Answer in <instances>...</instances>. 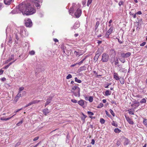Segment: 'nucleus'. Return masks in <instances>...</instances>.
I'll use <instances>...</instances> for the list:
<instances>
[{
  "mask_svg": "<svg viewBox=\"0 0 147 147\" xmlns=\"http://www.w3.org/2000/svg\"><path fill=\"white\" fill-rule=\"evenodd\" d=\"M28 3L27 2H23L20 3L16 8L13 9L11 12L13 14H15L17 13H22L23 14L25 15L24 13L26 11V8L27 7Z\"/></svg>",
  "mask_w": 147,
  "mask_h": 147,
  "instance_id": "obj_1",
  "label": "nucleus"
},
{
  "mask_svg": "<svg viewBox=\"0 0 147 147\" xmlns=\"http://www.w3.org/2000/svg\"><path fill=\"white\" fill-rule=\"evenodd\" d=\"M26 11H25L24 14L26 15H30L35 13L36 12V10L34 8L32 7L30 3H28L26 8Z\"/></svg>",
  "mask_w": 147,
  "mask_h": 147,
  "instance_id": "obj_2",
  "label": "nucleus"
},
{
  "mask_svg": "<svg viewBox=\"0 0 147 147\" xmlns=\"http://www.w3.org/2000/svg\"><path fill=\"white\" fill-rule=\"evenodd\" d=\"M19 30L20 34L23 37H26L28 36V32L24 27H20Z\"/></svg>",
  "mask_w": 147,
  "mask_h": 147,
  "instance_id": "obj_3",
  "label": "nucleus"
},
{
  "mask_svg": "<svg viewBox=\"0 0 147 147\" xmlns=\"http://www.w3.org/2000/svg\"><path fill=\"white\" fill-rule=\"evenodd\" d=\"M32 3L35 4L36 7L38 8L40 7V4H41L42 1V0H32Z\"/></svg>",
  "mask_w": 147,
  "mask_h": 147,
  "instance_id": "obj_4",
  "label": "nucleus"
},
{
  "mask_svg": "<svg viewBox=\"0 0 147 147\" xmlns=\"http://www.w3.org/2000/svg\"><path fill=\"white\" fill-rule=\"evenodd\" d=\"M109 58V56L108 54L104 53L102 55V61L104 62H107Z\"/></svg>",
  "mask_w": 147,
  "mask_h": 147,
  "instance_id": "obj_5",
  "label": "nucleus"
},
{
  "mask_svg": "<svg viewBox=\"0 0 147 147\" xmlns=\"http://www.w3.org/2000/svg\"><path fill=\"white\" fill-rule=\"evenodd\" d=\"M82 11L81 9L78 8L74 13V15L76 18H79L81 15Z\"/></svg>",
  "mask_w": 147,
  "mask_h": 147,
  "instance_id": "obj_6",
  "label": "nucleus"
},
{
  "mask_svg": "<svg viewBox=\"0 0 147 147\" xmlns=\"http://www.w3.org/2000/svg\"><path fill=\"white\" fill-rule=\"evenodd\" d=\"M25 24L27 27H31L32 26V23L31 20L30 19L25 20Z\"/></svg>",
  "mask_w": 147,
  "mask_h": 147,
  "instance_id": "obj_7",
  "label": "nucleus"
},
{
  "mask_svg": "<svg viewBox=\"0 0 147 147\" xmlns=\"http://www.w3.org/2000/svg\"><path fill=\"white\" fill-rule=\"evenodd\" d=\"M54 96V94H53L52 95H51L49 97V98L47 99V101L45 103V107H46V106L49 104L51 103L52 100V98L53 96Z\"/></svg>",
  "mask_w": 147,
  "mask_h": 147,
  "instance_id": "obj_8",
  "label": "nucleus"
},
{
  "mask_svg": "<svg viewBox=\"0 0 147 147\" xmlns=\"http://www.w3.org/2000/svg\"><path fill=\"white\" fill-rule=\"evenodd\" d=\"M21 97H22L21 93L18 92V94L16 96L14 100V102H15V103H16V102Z\"/></svg>",
  "mask_w": 147,
  "mask_h": 147,
  "instance_id": "obj_9",
  "label": "nucleus"
},
{
  "mask_svg": "<svg viewBox=\"0 0 147 147\" xmlns=\"http://www.w3.org/2000/svg\"><path fill=\"white\" fill-rule=\"evenodd\" d=\"M14 55H12L8 58V59L6 60L5 62V64L9 62L14 59Z\"/></svg>",
  "mask_w": 147,
  "mask_h": 147,
  "instance_id": "obj_10",
  "label": "nucleus"
},
{
  "mask_svg": "<svg viewBox=\"0 0 147 147\" xmlns=\"http://www.w3.org/2000/svg\"><path fill=\"white\" fill-rule=\"evenodd\" d=\"M125 117L126 120L129 124L131 125L133 124L134 122L129 117H128L126 116V115H125Z\"/></svg>",
  "mask_w": 147,
  "mask_h": 147,
  "instance_id": "obj_11",
  "label": "nucleus"
},
{
  "mask_svg": "<svg viewBox=\"0 0 147 147\" xmlns=\"http://www.w3.org/2000/svg\"><path fill=\"white\" fill-rule=\"evenodd\" d=\"M71 92L73 93L75 96L78 97H80V90L79 91H79H71Z\"/></svg>",
  "mask_w": 147,
  "mask_h": 147,
  "instance_id": "obj_12",
  "label": "nucleus"
},
{
  "mask_svg": "<svg viewBox=\"0 0 147 147\" xmlns=\"http://www.w3.org/2000/svg\"><path fill=\"white\" fill-rule=\"evenodd\" d=\"M80 90V88L77 86H74L72 88V90L73 91H79Z\"/></svg>",
  "mask_w": 147,
  "mask_h": 147,
  "instance_id": "obj_13",
  "label": "nucleus"
},
{
  "mask_svg": "<svg viewBox=\"0 0 147 147\" xmlns=\"http://www.w3.org/2000/svg\"><path fill=\"white\" fill-rule=\"evenodd\" d=\"M14 0H4V3L6 5H9Z\"/></svg>",
  "mask_w": 147,
  "mask_h": 147,
  "instance_id": "obj_14",
  "label": "nucleus"
},
{
  "mask_svg": "<svg viewBox=\"0 0 147 147\" xmlns=\"http://www.w3.org/2000/svg\"><path fill=\"white\" fill-rule=\"evenodd\" d=\"M84 101H85L83 100H81L78 101V103L80 106L83 107L84 105Z\"/></svg>",
  "mask_w": 147,
  "mask_h": 147,
  "instance_id": "obj_15",
  "label": "nucleus"
},
{
  "mask_svg": "<svg viewBox=\"0 0 147 147\" xmlns=\"http://www.w3.org/2000/svg\"><path fill=\"white\" fill-rule=\"evenodd\" d=\"M43 112L44 115H46L48 113H49L50 112V111L49 110L47 109L46 108L44 109L43 110Z\"/></svg>",
  "mask_w": 147,
  "mask_h": 147,
  "instance_id": "obj_16",
  "label": "nucleus"
},
{
  "mask_svg": "<svg viewBox=\"0 0 147 147\" xmlns=\"http://www.w3.org/2000/svg\"><path fill=\"white\" fill-rule=\"evenodd\" d=\"M103 52V49L102 48L98 49L96 52V54L100 55Z\"/></svg>",
  "mask_w": 147,
  "mask_h": 147,
  "instance_id": "obj_17",
  "label": "nucleus"
},
{
  "mask_svg": "<svg viewBox=\"0 0 147 147\" xmlns=\"http://www.w3.org/2000/svg\"><path fill=\"white\" fill-rule=\"evenodd\" d=\"M74 7H75V5H73L72 7L70 8V9L69 10V13L71 16H72V14H73V11H74Z\"/></svg>",
  "mask_w": 147,
  "mask_h": 147,
  "instance_id": "obj_18",
  "label": "nucleus"
},
{
  "mask_svg": "<svg viewBox=\"0 0 147 147\" xmlns=\"http://www.w3.org/2000/svg\"><path fill=\"white\" fill-rule=\"evenodd\" d=\"M130 141L127 138H124V145H127L129 144Z\"/></svg>",
  "mask_w": 147,
  "mask_h": 147,
  "instance_id": "obj_19",
  "label": "nucleus"
},
{
  "mask_svg": "<svg viewBox=\"0 0 147 147\" xmlns=\"http://www.w3.org/2000/svg\"><path fill=\"white\" fill-rule=\"evenodd\" d=\"M114 78L116 80H118L119 79L118 75L117 73H115L114 74Z\"/></svg>",
  "mask_w": 147,
  "mask_h": 147,
  "instance_id": "obj_20",
  "label": "nucleus"
},
{
  "mask_svg": "<svg viewBox=\"0 0 147 147\" xmlns=\"http://www.w3.org/2000/svg\"><path fill=\"white\" fill-rule=\"evenodd\" d=\"M14 116V115H13L12 116H11L9 117L6 118L5 117H1V119L2 120L7 121L11 119L12 117Z\"/></svg>",
  "mask_w": 147,
  "mask_h": 147,
  "instance_id": "obj_21",
  "label": "nucleus"
},
{
  "mask_svg": "<svg viewBox=\"0 0 147 147\" xmlns=\"http://www.w3.org/2000/svg\"><path fill=\"white\" fill-rule=\"evenodd\" d=\"M111 93V92L109 90H107L105 92V95L106 96L110 95Z\"/></svg>",
  "mask_w": 147,
  "mask_h": 147,
  "instance_id": "obj_22",
  "label": "nucleus"
},
{
  "mask_svg": "<svg viewBox=\"0 0 147 147\" xmlns=\"http://www.w3.org/2000/svg\"><path fill=\"white\" fill-rule=\"evenodd\" d=\"M114 28L113 27H111L109 30L107 31L108 32V33H109L111 34L113 32Z\"/></svg>",
  "mask_w": 147,
  "mask_h": 147,
  "instance_id": "obj_23",
  "label": "nucleus"
},
{
  "mask_svg": "<svg viewBox=\"0 0 147 147\" xmlns=\"http://www.w3.org/2000/svg\"><path fill=\"white\" fill-rule=\"evenodd\" d=\"M86 69V67L84 66H81L80 68V71L85 70Z\"/></svg>",
  "mask_w": 147,
  "mask_h": 147,
  "instance_id": "obj_24",
  "label": "nucleus"
},
{
  "mask_svg": "<svg viewBox=\"0 0 147 147\" xmlns=\"http://www.w3.org/2000/svg\"><path fill=\"white\" fill-rule=\"evenodd\" d=\"M111 124L113 125L116 127H118V125L117 123L115 121H113L111 123Z\"/></svg>",
  "mask_w": 147,
  "mask_h": 147,
  "instance_id": "obj_25",
  "label": "nucleus"
},
{
  "mask_svg": "<svg viewBox=\"0 0 147 147\" xmlns=\"http://www.w3.org/2000/svg\"><path fill=\"white\" fill-rule=\"evenodd\" d=\"M74 53L76 55V56L79 57L82 54H80V53L79 52H77L76 51H75Z\"/></svg>",
  "mask_w": 147,
  "mask_h": 147,
  "instance_id": "obj_26",
  "label": "nucleus"
},
{
  "mask_svg": "<svg viewBox=\"0 0 147 147\" xmlns=\"http://www.w3.org/2000/svg\"><path fill=\"white\" fill-rule=\"evenodd\" d=\"M99 21H97L96 23V25L95 26V30H96L97 29L99 25Z\"/></svg>",
  "mask_w": 147,
  "mask_h": 147,
  "instance_id": "obj_27",
  "label": "nucleus"
},
{
  "mask_svg": "<svg viewBox=\"0 0 147 147\" xmlns=\"http://www.w3.org/2000/svg\"><path fill=\"white\" fill-rule=\"evenodd\" d=\"M79 24L78 22H76L74 26V28H76L79 27Z\"/></svg>",
  "mask_w": 147,
  "mask_h": 147,
  "instance_id": "obj_28",
  "label": "nucleus"
},
{
  "mask_svg": "<svg viewBox=\"0 0 147 147\" xmlns=\"http://www.w3.org/2000/svg\"><path fill=\"white\" fill-rule=\"evenodd\" d=\"M40 101V100H33L31 102L32 105L33 104L38 103Z\"/></svg>",
  "mask_w": 147,
  "mask_h": 147,
  "instance_id": "obj_29",
  "label": "nucleus"
},
{
  "mask_svg": "<svg viewBox=\"0 0 147 147\" xmlns=\"http://www.w3.org/2000/svg\"><path fill=\"white\" fill-rule=\"evenodd\" d=\"M114 131L116 133H118L121 131V130L117 128L114 129Z\"/></svg>",
  "mask_w": 147,
  "mask_h": 147,
  "instance_id": "obj_30",
  "label": "nucleus"
},
{
  "mask_svg": "<svg viewBox=\"0 0 147 147\" xmlns=\"http://www.w3.org/2000/svg\"><path fill=\"white\" fill-rule=\"evenodd\" d=\"M131 55L130 52H128L125 53V58H127L129 57Z\"/></svg>",
  "mask_w": 147,
  "mask_h": 147,
  "instance_id": "obj_31",
  "label": "nucleus"
},
{
  "mask_svg": "<svg viewBox=\"0 0 147 147\" xmlns=\"http://www.w3.org/2000/svg\"><path fill=\"white\" fill-rule=\"evenodd\" d=\"M146 101L145 98L142 99L140 101V102L141 104L144 103L146 102Z\"/></svg>",
  "mask_w": 147,
  "mask_h": 147,
  "instance_id": "obj_32",
  "label": "nucleus"
},
{
  "mask_svg": "<svg viewBox=\"0 0 147 147\" xmlns=\"http://www.w3.org/2000/svg\"><path fill=\"white\" fill-rule=\"evenodd\" d=\"M75 81L78 83H81L82 82L81 80H80L78 79L76 77L75 78Z\"/></svg>",
  "mask_w": 147,
  "mask_h": 147,
  "instance_id": "obj_33",
  "label": "nucleus"
},
{
  "mask_svg": "<svg viewBox=\"0 0 147 147\" xmlns=\"http://www.w3.org/2000/svg\"><path fill=\"white\" fill-rule=\"evenodd\" d=\"M24 89V88L23 87H20L19 88V91L18 92L21 93L22 91Z\"/></svg>",
  "mask_w": 147,
  "mask_h": 147,
  "instance_id": "obj_34",
  "label": "nucleus"
},
{
  "mask_svg": "<svg viewBox=\"0 0 147 147\" xmlns=\"http://www.w3.org/2000/svg\"><path fill=\"white\" fill-rule=\"evenodd\" d=\"M129 113L130 114L134 115V111L133 110H131V109L128 110Z\"/></svg>",
  "mask_w": 147,
  "mask_h": 147,
  "instance_id": "obj_35",
  "label": "nucleus"
},
{
  "mask_svg": "<svg viewBox=\"0 0 147 147\" xmlns=\"http://www.w3.org/2000/svg\"><path fill=\"white\" fill-rule=\"evenodd\" d=\"M105 120L102 119V118H101L100 119V123L102 124H104L105 123Z\"/></svg>",
  "mask_w": 147,
  "mask_h": 147,
  "instance_id": "obj_36",
  "label": "nucleus"
},
{
  "mask_svg": "<svg viewBox=\"0 0 147 147\" xmlns=\"http://www.w3.org/2000/svg\"><path fill=\"white\" fill-rule=\"evenodd\" d=\"M119 60L123 63H124L125 62V59L124 58H121L119 59Z\"/></svg>",
  "mask_w": 147,
  "mask_h": 147,
  "instance_id": "obj_37",
  "label": "nucleus"
},
{
  "mask_svg": "<svg viewBox=\"0 0 147 147\" xmlns=\"http://www.w3.org/2000/svg\"><path fill=\"white\" fill-rule=\"evenodd\" d=\"M88 100L90 102H92L93 100V98L92 96H90L89 97Z\"/></svg>",
  "mask_w": 147,
  "mask_h": 147,
  "instance_id": "obj_38",
  "label": "nucleus"
},
{
  "mask_svg": "<svg viewBox=\"0 0 147 147\" xmlns=\"http://www.w3.org/2000/svg\"><path fill=\"white\" fill-rule=\"evenodd\" d=\"M120 82L121 84H123L124 83V80L123 78H121L120 79Z\"/></svg>",
  "mask_w": 147,
  "mask_h": 147,
  "instance_id": "obj_39",
  "label": "nucleus"
},
{
  "mask_svg": "<svg viewBox=\"0 0 147 147\" xmlns=\"http://www.w3.org/2000/svg\"><path fill=\"white\" fill-rule=\"evenodd\" d=\"M100 55H98V54H96L95 57H94V60H95L96 59V61H97V59H98V58L99 57Z\"/></svg>",
  "mask_w": 147,
  "mask_h": 147,
  "instance_id": "obj_40",
  "label": "nucleus"
},
{
  "mask_svg": "<svg viewBox=\"0 0 147 147\" xmlns=\"http://www.w3.org/2000/svg\"><path fill=\"white\" fill-rule=\"evenodd\" d=\"M103 106V105L102 103H100L98 106L97 108H100L102 107Z\"/></svg>",
  "mask_w": 147,
  "mask_h": 147,
  "instance_id": "obj_41",
  "label": "nucleus"
},
{
  "mask_svg": "<svg viewBox=\"0 0 147 147\" xmlns=\"http://www.w3.org/2000/svg\"><path fill=\"white\" fill-rule=\"evenodd\" d=\"M109 111H110V113H111V114L112 115L113 117H114L115 116V114L113 111L112 109H110L109 110Z\"/></svg>",
  "mask_w": 147,
  "mask_h": 147,
  "instance_id": "obj_42",
  "label": "nucleus"
},
{
  "mask_svg": "<svg viewBox=\"0 0 147 147\" xmlns=\"http://www.w3.org/2000/svg\"><path fill=\"white\" fill-rule=\"evenodd\" d=\"M92 0H88L87 5L88 6H89L91 4L92 2Z\"/></svg>",
  "mask_w": 147,
  "mask_h": 147,
  "instance_id": "obj_43",
  "label": "nucleus"
},
{
  "mask_svg": "<svg viewBox=\"0 0 147 147\" xmlns=\"http://www.w3.org/2000/svg\"><path fill=\"white\" fill-rule=\"evenodd\" d=\"M35 52L34 51H32L29 52V53L31 55H33L35 54Z\"/></svg>",
  "mask_w": 147,
  "mask_h": 147,
  "instance_id": "obj_44",
  "label": "nucleus"
},
{
  "mask_svg": "<svg viewBox=\"0 0 147 147\" xmlns=\"http://www.w3.org/2000/svg\"><path fill=\"white\" fill-rule=\"evenodd\" d=\"M143 124L145 125H147V119H144V121L143 122Z\"/></svg>",
  "mask_w": 147,
  "mask_h": 147,
  "instance_id": "obj_45",
  "label": "nucleus"
},
{
  "mask_svg": "<svg viewBox=\"0 0 147 147\" xmlns=\"http://www.w3.org/2000/svg\"><path fill=\"white\" fill-rule=\"evenodd\" d=\"M72 77V76L70 74H69L66 77V79H69L71 78Z\"/></svg>",
  "mask_w": 147,
  "mask_h": 147,
  "instance_id": "obj_46",
  "label": "nucleus"
},
{
  "mask_svg": "<svg viewBox=\"0 0 147 147\" xmlns=\"http://www.w3.org/2000/svg\"><path fill=\"white\" fill-rule=\"evenodd\" d=\"M22 109V108H21L20 109H18V110H17L15 111L14 112V113H15V114L14 115H15L16 114V113H17L18 112H19V111H20Z\"/></svg>",
  "mask_w": 147,
  "mask_h": 147,
  "instance_id": "obj_47",
  "label": "nucleus"
},
{
  "mask_svg": "<svg viewBox=\"0 0 147 147\" xmlns=\"http://www.w3.org/2000/svg\"><path fill=\"white\" fill-rule=\"evenodd\" d=\"M23 122L22 120L20 121L16 125L18 126H19L21 124H22Z\"/></svg>",
  "mask_w": 147,
  "mask_h": 147,
  "instance_id": "obj_48",
  "label": "nucleus"
},
{
  "mask_svg": "<svg viewBox=\"0 0 147 147\" xmlns=\"http://www.w3.org/2000/svg\"><path fill=\"white\" fill-rule=\"evenodd\" d=\"M21 144V142H18L14 146L15 147H17L19 146Z\"/></svg>",
  "mask_w": 147,
  "mask_h": 147,
  "instance_id": "obj_49",
  "label": "nucleus"
},
{
  "mask_svg": "<svg viewBox=\"0 0 147 147\" xmlns=\"http://www.w3.org/2000/svg\"><path fill=\"white\" fill-rule=\"evenodd\" d=\"M106 114L109 117H111V115H110L108 113V112L106 111L105 110V111Z\"/></svg>",
  "mask_w": 147,
  "mask_h": 147,
  "instance_id": "obj_50",
  "label": "nucleus"
},
{
  "mask_svg": "<svg viewBox=\"0 0 147 147\" xmlns=\"http://www.w3.org/2000/svg\"><path fill=\"white\" fill-rule=\"evenodd\" d=\"M86 58H84L81 61H80L79 63H78V64L80 65L82 63H83L85 59Z\"/></svg>",
  "mask_w": 147,
  "mask_h": 147,
  "instance_id": "obj_51",
  "label": "nucleus"
},
{
  "mask_svg": "<svg viewBox=\"0 0 147 147\" xmlns=\"http://www.w3.org/2000/svg\"><path fill=\"white\" fill-rule=\"evenodd\" d=\"M87 113L88 115H94V113L91 111H88Z\"/></svg>",
  "mask_w": 147,
  "mask_h": 147,
  "instance_id": "obj_52",
  "label": "nucleus"
},
{
  "mask_svg": "<svg viewBox=\"0 0 147 147\" xmlns=\"http://www.w3.org/2000/svg\"><path fill=\"white\" fill-rule=\"evenodd\" d=\"M110 34L109 33H108V32H107L106 33V34H105V36L106 38H108L109 37V36Z\"/></svg>",
  "mask_w": 147,
  "mask_h": 147,
  "instance_id": "obj_53",
  "label": "nucleus"
},
{
  "mask_svg": "<svg viewBox=\"0 0 147 147\" xmlns=\"http://www.w3.org/2000/svg\"><path fill=\"white\" fill-rule=\"evenodd\" d=\"M32 103L31 102H30L28 104H27V105H26L24 107V108H26V107L32 105Z\"/></svg>",
  "mask_w": 147,
  "mask_h": 147,
  "instance_id": "obj_54",
  "label": "nucleus"
},
{
  "mask_svg": "<svg viewBox=\"0 0 147 147\" xmlns=\"http://www.w3.org/2000/svg\"><path fill=\"white\" fill-rule=\"evenodd\" d=\"M71 101L74 103H76L77 102V101L74 99H71Z\"/></svg>",
  "mask_w": 147,
  "mask_h": 147,
  "instance_id": "obj_55",
  "label": "nucleus"
},
{
  "mask_svg": "<svg viewBox=\"0 0 147 147\" xmlns=\"http://www.w3.org/2000/svg\"><path fill=\"white\" fill-rule=\"evenodd\" d=\"M17 59H16L14 60L13 61H12L8 65H9V66L12 64L14 62H15L16 60Z\"/></svg>",
  "mask_w": 147,
  "mask_h": 147,
  "instance_id": "obj_56",
  "label": "nucleus"
},
{
  "mask_svg": "<svg viewBox=\"0 0 147 147\" xmlns=\"http://www.w3.org/2000/svg\"><path fill=\"white\" fill-rule=\"evenodd\" d=\"M121 56L123 58H125V53H122L121 54Z\"/></svg>",
  "mask_w": 147,
  "mask_h": 147,
  "instance_id": "obj_57",
  "label": "nucleus"
},
{
  "mask_svg": "<svg viewBox=\"0 0 147 147\" xmlns=\"http://www.w3.org/2000/svg\"><path fill=\"white\" fill-rule=\"evenodd\" d=\"M22 93L21 94V96H24L26 94V92L25 91H22Z\"/></svg>",
  "mask_w": 147,
  "mask_h": 147,
  "instance_id": "obj_58",
  "label": "nucleus"
},
{
  "mask_svg": "<svg viewBox=\"0 0 147 147\" xmlns=\"http://www.w3.org/2000/svg\"><path fill=\"white\" fill-rule=\"evenodd\" d=\"M146 44L145 42H143L142 43L140 44V46H144Z\"/></svg>",
  "mask_w": 147,
  "mask_h": 147,
  "instance_id": "obj_59",
  "label": "nucleus"
},
{
  "mask_svg": "<svg viewBox=\"0 0 147 147\" xmlns=\"http://www.w3.org/2000/svg\"><path fill=\"white\" fill-rule=\"evenodd\" d=\"M119 63L118 60L117 59V60H115V65H116L118 64Z\"/></svg>",
  "mask_w": 147,
  "mask_h": 147,
  "instance_id": "obj_60",
  "label": "nucleus"
},
{
  "mask_svg": "<svg viewBox=\"0 0 147 147\" xmlns=\"http://www.w3.org/2000/svg\"><path fill=\"white\" fill-rule=\"evenodd\" d=\"M82 3L83 5H84L86 3V0H83L82 1Z\"/></svg>",
  "mask_w": 147,
  "mask_h": 147,
  "instance_id": "obj_61",
  "label": "nucleus"
},
{
  "mask_svg": "<svg viewBox=\"0 0 147 147\" xmlns=\"http://www.w3.org/2000/svg\"><path fill=\"white\" fill-rule=\"evenodd\" d=\"M11 40L12 39L11 37H10L9 39L8 42L9 43H11Z\"/></svg>",
  "mask_w": 147,
  "mask_h": 147,
  "instance_id": "obj_62",
  "label": "nucleus"
},
{
  "mask_svg": "<svg viewBox=\"0 0 147 147\" xmlns=\"http://www.w3.org/2000/svg\"><path fill=\"white\" fill-rule=\"evenodd\" d=\"M90 143L92 145H94L95 143L94 140V139H92Z\"/></svg>",
  "mask_w": 147,
  "mask_h": 147,
  "instance_id": "obj_63",
  "label": "nucleus"
},
{
  "mask_svg": "<svg viewBox=\"0 0 147 147\" xmlns=\"http://www.w3.org/2000/svg\"><path fill=\"white\" fill-rule=\"evenodd\" d=\"M38 138H39L38 137H36L34 139L33 141H36L37 140H38Z\"/></svg>",
  "mask_w": 147,
  "mask_h": 147,
  "instance_id": "obj_64",
  "label": "nucleus"
}]
</instances>
